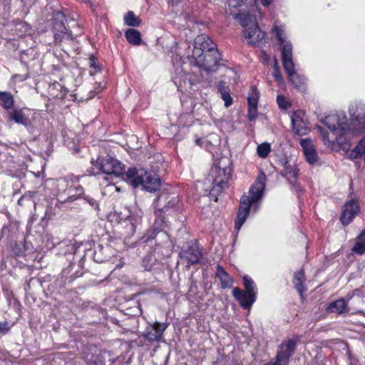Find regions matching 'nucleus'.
<instances>
[{"label":"nucleus","instance_id":"nucleus-1","mask_svg":"<svg viewBox=\"0 0 365 365\" xmlns=\"http://www.w3.org/2000/svg\"><path fill=\"white\" fill-rule=\"evenodd\" d=\"M95 166L106 175L121 176L134 188L141 186L148 192H155L159 190L161 186L160 178L155 173L147 171L144 168L137 169L135 168H129L124 172V165L111 157L98 158Z\"/></svg>","mask_w":365,"mask_h":365},{"label":"nucleus","instance_id":"nucleus-2","mask_svg":"<svg viewBox=\"0 0 365 365\" xmlns=\"http://www.w3.org/2000/svg\"><path fill=\"white\" fill-rule=\"evenodd\" d=\"M266 175L260 174L249 190V195H243L235 220V229L240 230L246 221L252 205L257 203L262 197L265 187Z\"/></svg>","mask_w":365,"mask_h":365},{"label":"nucleus","instance_id":"nucleus-3","mask_svg":"<svg viewBox=\"0 0 365 365\" xmlns=\"http://www.w3.org/2000/svg\"><path fill=\"white\" fill-rule=\"evenodd\" d=\"M257 11V9L255 11L245 12V10L243 9L240 11V13L232 14L234 19H237L242 26L243 37L250 45H254L262 41L265 36L264 32L258 26L255 16Z\"/></svg>","mask_w":365,"mask_h":365},{"label":"nucleus","instance_id":"nucleus-4","mask_svg":"<svg viewBox=\"0 0 365 365\" xmlns=\"http://www.w3.org/2000/svg\"><path fill=\"white\" fill-rule=\"evenodd\" d=\"M282 57L284 69L285 70L289 81L299 89L304 88V79L296 72L293 62L292 45L286 42L282 49Z\"/></svg>","mask_w":365,"mask_h":365},{"label":"nucleus","instance_id":"nucleus-5","mask_svg":"<svg viewBox=\"0 0 365 365\" xmlns=\"http://www.w3.org/2000/svg\"><path fill=\"white\" fill-rule=\"evenodd\" d=\"M243 284L245 287V292H243L238 287L232 290L234 297L237 300L244 309H247L256 300L255 285L254 281L249 277H243Z\"/></svg>","mask_w":365,"mask_h":365},{"label":"nucleus","instance_id":"nucleus-6","mask_svg":"<svg viewBox=\"0 0 365 365\" xmlns=\"http://www.w3.org/2000/svg\"><path fill=\"white\" fill-rule=\"evenodd\" d=\"M68 19L61 11H56L53 15V32L56 44H59L66 40H72L73 34L69 29Z\"/></svg>","mask_w":365,"mask_h":365},{"label":"nucleus","instance_id":"nucleus-7","mask_svg":"<svg viewBox=\"0 0 365 365\" xmlns=\"http://www.w3.org/2000/svg\"><path fill=\"white\" fill-rule=\"evenodd\" d=\"M192 58L195 64L207 73L215 72L220 66V61L222 59L218 50L205 52Z\"/></svg>","mask_w":365,"mask_h":365},{"label":"nucleus","instance_id":"nucleus-8","mask_svg":"<svg viewBox=\"0 0 365 365\" xmlns=\"http://www.w3.org/2000/svg\"><path fill=\"white\" fill-rule=\"evenodd\" d=\"M74 178L66 177L58 180V200L63 199L61 190L68 194V197L61 200L62 202H73L78 199L83 192V188L81 185H69V180L73 182Z\"/></svg>","mask_w":365,"mask_h":365},{"label":"nucleus","instance_id":"nucleus-9","mask_svg":"<svg viewBox=\"0 0 365 365\" xmlns=\"http://www.w3.org/2000/svg\"><path fill=\"white\" fill-rule=\"evenodd\" d=\"M322 122L336 136L344 135L349 128L347 118L344 113L329 115Z\"/></svg>","mask_w":365,"mask_h":365},{"label":"nucleus","instance_id":"nucleus-10","mask_svg":"<svg viewBox=\"0 0 365 365\" xmlns=\"http://www.w3.org/2000/svg\"><path fill=\"white\" fill-rule=\"evenodd\" d=\"M297 341V339L283 341L278 347L275 361L272 365H287L290 357L295 351Z\"/></svg>","mask_w":365,"mask_h":365},{"label":"nucleus","instance_id":"nucleus-11","mask_svg":"<svg viewBox=\"0 0 365 365\" xmlns=\"http://www.w3.org/2000/svg\"><path fill=\"white\" fill-rule=\"evenodd\" d=\"M351 129L354 132L363 133L365 130V105L356 103L349 108Z\"/></svg>","mask_w":365,"mask_h":365},{"label":"nucleus","instance_id":"nucleus-12","mask_svg":"<svg viewBox=\"0 0 365 365\" xmlns=\"http://www.w3.org/2000/svg\"><path fill=\"white\" fill-rule=\"evenodd\" d=\"M224 160H221L218 165H215L211 170V174L213 176V190H216L217 192L222 190L227 186V181L230 176V168L228 167H222V162Z\"/></svg>","mask_w":365,"mask_h":365},{"label":"nucleus","instance_id":"nucleus-13","mask_svg":"<svg viewBox=\"0 0 365 365\" xmlns=\"http://www.w3.org/2000/svg\"><path fill=\"white\" fill-rule=\"evenodd\" d=\"M212 40L206 35H200L195 38L192 57L202 55L205 52L217 50Z\"/></svg>","mask_w":365,"mask_h":365},{"label":"nucleus","instance_id":"nucleus-14","mask_svg":"<svg viewBox=\"0 0 365 365\" xmlns=\"http://www.w3.org/2000/svg\"><path fill=\"white\" fill-rule=\"evenodd\" d=\"M292 129L299 135H307L309 131L305 113L302 110L295 111L292 115Z\"/></svg>","mask_w":365,"mask_h":365},{"label":"nucleus","instance_id":"nucleus-15","mask_svg":"<svg viewBox=\"0 0 365 365\" xmlns=\"http://www.w3.org/2000/svg\"><path fill=\"white\" fill-rule=\"evenodd\" d=\"M168 324L155 322L151 327H148L143 334L145 340L150 342H159L163 338V333L167 329Z\"/></svg>","mask_w":365,"mask_h":365},{"label":"nucleus","instance_id":"nucleus-16","mask_svg":"<svg viewBox=\"0 0 365 365\" xmlns=\"http://www.w3.org/2000/svg\"><path fill=\"white\" fill-rule=\"evenodd\" d=\"M359 211V206L356 201L349 200L342 209L340 220L344 225H349Z\"/></svg>","mask_w":365,"mask_h":365},{"label":"nucleus","instance_id":"nucleus-17","mask_svg":"<svg viewBox=\"0 0 365 365\" xmlns=\"http://www.w3.org/2000/svg\"><path fill=\"white\" fill-rule=\"evenodd\" d=\"M300 145L302 148L306 160L309 164H314L318 160V155L312 141L309 138L302 139Z\"/></svg>","mask_w":365,"mask_h":365},{"label":"nucleus","instance_id":"nucleus-18","mask_svg":"<svg viewBox=\"0 0 365 365\" xmlns=\"http://www.w3.org/2000/svg\"><path fill=\"white\" fill-rule=\"evenodd\" d=\"M202 253L197 245H191L187 250H185L181 257L187 260L190 264H195L199 262Z\"/></svg>","mask_w":365,"mask_h":365},{"label":"nucleus","instance_id":"nucleus-19","mask_svg":"<svg viewBox=\"0 0 365 365\" xmlns=\"http://www.w3.org/2000/svg\"><path fill=\"white\" fill-rule=\"evenodd\" d=\"M9 119L17 124L23 125L25 127L29 126L31 123L29 116L22 109H14L9 113Z\"/></svg>","mask_w":365,"mask_h":365},{"label":"nucleus","instance_id":"nucleus-20","mask_svg":"<svg viewBox=\"0 0 365 365\" xmlns=\"http://www.w3.org/2000/svg\"><path fill=\"white\" fill-rule=\"evenodd\" d=\"M216 276L220 279L222 289L230 288L232 286L234 283L233 278L221 265L217 266Z\"/></svg>","mask_w":365,"mask_h":365},{"label":"nucleus","instance_id":"nucleus-21","mask_svg":"<svg viewBox=\"0 0 365 365\" xmlns=\"http://www.w3.org/2000/svg\"><path fill=\"white\" fill-rule=\"evenodd\" d=\"M230 6L239 7V13L241 10H245V12L255 11L257 9L256 5L252 0H230L228 3Z\"/></svg>","mask_w":365,"mask_h":365},{"label":"nucleus","instance_id":"nucleus-22","mask_svg":"<svg viewBox=\"0 0 365 365\" xmlns=\"http://www.w3.org/2000/svg\"><path fill=\"white\" fill-rule=\"evenodd\" d=\"M327 310L329 312H335L338 314H344L349 311L346 301L344 299H340L332 302Z\"/></svg>","mask_w":365,"mask_h":365},{"label":"nucleus","instance_id":"nucleus-23","mask_svg":"<svg viewBox=\"0 0 365 365\" xmlns=\"http://www.w3.org/2000/svg\"><path fill=\"white\" fill-rule=\"evenodd\" d=\"M305 282L304 272L303 269L295 272L294 274L293 284L295 289L298 291L300 295H302L303 292L305 290L304 283Z\"/></svg>","mask_w":365,"mask_h":365},{"label":"nucleus","instance_id":"nucleus-24","mask_svg":"<svg viewBox=\"0 0 365 365\" xmlns=\"http://www.w3.org/2000/svg\"><path fill=\"white\" fill-rule=\"evenodd\" d=\"M298 174V169L294 164H290L289 161H285L284 165L283 175L287 178L289 182L295 180Z\"/></svg>","mask_w":365,"mask_h":365},{"label":"nucleus","instance_id":"nucleus-25","mask_svg":"<svg viewBox=\"0 0 365 365\" xmlns=\"http://www.w3.org/2000/svg\"><path fill=\"white\" fill-rule=\"evenodd\" d=\"M352 251L359 255L365 253V230H363L356 238V242Z\"/></svg>","mask_w":365,"mask_h":365},{"label":"nucleus","instance_id":"nucleus-26","mask_svg":"<svg viewBox=\"0 0 365 365\" xmlns=\"http://www.w3.org/2000/svg\"><path fill=\"white\" fill-rule=\"evenodd\" d=\"M125 36L127 41L132 45H139L142 41L140 33L135 29L127 30L125 33Z\"/></svg>","mask_w":365,"mask_h":365},{"label":"nucleus","instance_id":"nucleus-27","mask_svg":"<svg viewBox=\"0 0 365 365\" xmlns=\"http://www.w3.org/2000/svg\"><path fill=\"white\" fill-rule=\"evenodd\" d=\"M14 100L10 92L0 91V105L5 109H10L13 107Z\"/></svg>","mask_w":365,"mask_h":365},{"label":"nucleus","instance_id":"nucleus-28","mask_svg":"<svg viewBox=\"0 0 365 365\" xmlns=\"http://www.w3.org/2000/svg\"><path fill=\"white\" fill-rule=\"evenodd\" d=\"M123 21L125 24L132 27L139 26L141 23V20L139 16H136L132 11H128L124 15Z\"/></svg>","mask_w":365,"mask_h":365},{"label":"nucleus","instance_id":"nucleus-29","mask_svg":"<svg viewBox=\"0 0 365 365\" xmlns=\"http://www.w3.org/2000/svg\"><path fill=\"white\" fill-rule=\"evenodd\" d=\"M163 200V197H159L157 200L154 202V206L156 211V214L160 216L163 212L167 211L170 207H173L175 203L172 201H168L167 204H165L163 206L161 205V201Z\"/></svg>","mask_w":365,"mask_h":365},{"label":"nucleus","instance_id":"nucleus-30","mask_svg":"<svg viewBox=\"0 0 365 365\" xmlns=\"http://www.w3.org/2000/svg\"><path fill=\"white\" fill-rule=\"evenodd\" d=\"M365 132V130L364 131ZM365 153V137L363 138L357 145L351 151L350 156L352 158H358Z\"/></svg>","mask_w":365,"mask_h":365},{"label":"nucleus","instance_id":"nucleus-31","mask_svg":"<svg viewBox=\"0 0 365 365\" xmlns=\"http://www.w3.org/2000/svg\"><path fill=\"white\" fill-rule=\"evenodd\" d=\"M157 262V259L155 257L152 255H148L143 259V267L147 271L151 270L155 263Z\"/></svg>","mask_w":365,"mask_h":365},{"label":"nucleus","instance_id":"nucleus-32","mask_svg":"<svg viewBox=\"0 0 365 365\" xmlns=\"http://www.w3.org/2000/svg\"><path fill=\"white\" fill-rule=\"evenodd\" d=\"M270 145L267 143L259 145L257 149V155L262 158H266L270 153Z\"/></svg>","mask_w":365,"mask_h":365},{"label":"nucleus","instance_id":"nucleus-33","mask_svg":"<svg viewBox=\"0 0 365 365\" xmlns=\"http://www.w3.org/2000/svg\"><path fill=\"white\" fill-rule=\"evenodd\" d=\"M259 99V92L255 87H251L250 92L247 98L249 105H257Z\"/></svg>","mask_w":365,"mask_h":365},{"label":"nucleus","instance_id":"nucleus-34","mask_svg":"<svg viewBox=\"0 0 365 365\" xmlns=\"http://www.w3.org/2000/svg\"><path fill=\"white\" fill-rule=\"evenodd\" d=\"M272 76L278 82H282L283 81L282 76L281 74L280 68L279 66V63L277 58H274V60Z\"/></svg>","mask_w":365,"mask_h":365},{"label":"nucleus","instance_id":"nucleus-35","mask_svg":"<svg viewBox=\"0 0 365 365\" xmlns=\"http://www.w3.org/2000/svg\"><path fill=\"white\" fill-rule=\"evenodd\" d=\"M248 118L253 120L257 117V105H249Z\"/></svg>","mask_w":365,"mask_h":365},{"label":"nucleus","instance_id":"nucleus-36","mask_svg":"<svg viewBox=\"0 0 365 365\" xmlns=\"http://www.w3.org/2000/svg\"><path fill=\"white\" fill-rule=\"evenodd\" d=\"M274 33L275 34L276 38L279 41L280 45L284 43V31L278 26H275L274 29Z\"/></svg>","mask_w":365,"mask_h":365},{"label":"nucleus","instance_id":"nucleus-37","mask_svg":"<svg viewBox=\"0 0 365 365\" xmlns=\"http://www.w3.org/2000/svg\"><path fill=\"white\" fill-rule=\"evenodd\" d=\"M277 102L279 108L287 109L289 105L287 101L286 98L283 96H278L277 98Z\"/></svg>","mask_w":365,"mask_h":365},{"label":"nucleus","instance_id":"nucleus-38","mask_svg":"<svg viewBox=\"0 0 365 365\" xmlns=\"http://www.w3.org/2000/svg\"><path fill=\"white\" fill-rule=\"evenodd\" d=\"M221 97L225 101V107H229L232 103V98L230 95V91L221 94Z\"/></svg>","mask_w":365,"mask_h":365},{"label":"nucleus","instance_id":"nucleus-39","mask_svg":"<svg viewBox=\"0 0 365 365\" xmlns=\"http://www.w3.org/2000/svg\"><path fill=\"white\" fill-rule=\"evenodd\" d=\"M218 91L220 93V94H222L230 90L228 87L226 86V83L225 81H220L218 84Z\"/></svg>","mask_w":365,"mask_h":365},{"label":"nucleus","instance_id":"nucleus-40","mask_svg":"<svg viewBox=\"0 0 365 365\" xmlns=\"http://www.w3.org/2000/svg\"><path fill=\"white\" fill-rule=\"evenodd\" d=\"M293 186V189L295 190L297 193H299L303 191L302 187L297 183L296 180H292V182H290Z\"/></svg>","mask_w":365,"mask_h":365},{"label":"nucleus","instance_id":"nucleus-41","mask_svg":"<svg viewBox=\"0 0 365 365\" xmlns=\"http://www.w3.org/2000/svg\"><path fill=\"white\" fill-rule=\"evenodd\" d=\"M9 331V327L7 322H0V332L6 333Z\"/></svg>","mask_w":365,"mask_h":365},{"label":"nucleus","instance_id":"nucleus-42","mask_svg":"<svg viewBox=\"0 0 365 365\" xmlns=\"http://www.w3.org/2000/svg\"><path fill=\"white\" fill-rule=\"evenodd\" d=\"M318 128H319V129L321 131V134H322V136L323 141L324 143L329 142V135H328L327 132L323 131L322 128L321 127H318Z\"/></svg>","mask_w":365,"mask_h":365},{"label":"nucleus","instance_id":"nucleus-43","mask_svg":"<svg viewBox=\"0 0 365 365\" xmlns=\"http://www.w3.org/2000/svg\"><path fill=\"white\" fill-rule=\"evenodd\" d=\"M17 26L24 28L25 32L29 31V25L27 24L24 23H24H21V24H18Z\"/></svg>","mask_w":365,"mask_h":365},{"label":"nucleus","instance_id":"nucleus-44","mask_svg":"<svg viewBox=\"0 0 365 365\" xmlns=\"http://www.w3.org/2000/svg\"><path fill=\"white\" fill-rule=\"evenodd\" d=\"M261 3L263 6H269L274 0H260Z\"/></svg>","mask_w":365,"mask_h":365},{"label":"nucleus","instance_id":"nucleus-45","mask_svg":"<svg viewBox=\"0 0 365 365\" xmlns=\"http://www.w3.org/2000/svg\"><path fill=\"white\" fill-rule=\"evenodd\" d=\"M106 355H108V356H110V352H108V351H103V353H101V355H100V356H101V357L104 358V357H106Z\"/></svg>","mask_w":365,"mask_h":365},{"label":"nucleus","instance_id":"nucleus-46","mask_svg":"<svg viewBox=\"0 0 365 365\" xmlns=\"http://www.w3.org/2000/svg\"><path fill=\"white\" fill-rule=\"evenodd\" d=\"M179 0H169V4L171 3L173 5L177 4Z\"/></svg>","mask_w":365,"mask_h":365},{"label":"nucleus","instance_id":"nucleus-47","mask_svg":"<svg viewBox=\"0 0 365 365\" xmlns=\"http://www.w3.org/2000/svg\"><path fill=\"white\" fill-rule=\"evenodd\" d=\"M21 200H22V198L19 200V201H18V204L19 205H21Z\"/></svg>","mask_w":365,"mask_h":365},{"label":"nucleus","instance_id":"nucleus-48","mask_svg":"<svg viewBox=\"0 0 365 365\" xmlns=\"http://www.w3.org/2000/svg\"><path fill=\"white\" fill-rule=\"evenodd\" d=\"M70 21L73 24H75V21L73 20H71Z\"/></svg>","mask_w":365,"mask_h":365}]
</instances>
